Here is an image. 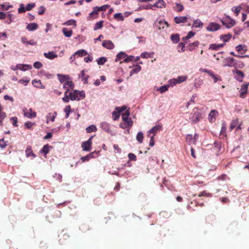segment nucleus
<instances>
[{
  "mask_svg": "<svg viewBox=\"0 0 249 249\" xmlns=\"http://www.w3.org/2000/svg\"><path fill=\"white\" fill-rule=\"evenodd\" d=\"M202 118V113L199 111L197 107H195L193 110L192 115L190 118L191 122L193 124L198 122Z\"/></svg>",
  "mask_w": 249,
  "mask_h": 249,
  "instance_id": "obj_1",
  "label": "nucleus"
},
{
  "mask_svg": "<svg viewBox=\"0 0 249 249\" xmlns=\"http://www.w3.org/2000/svg\"><path fill=\"white\" fill-rule=\"evenodd\" d=\"M85 96V93L83 91H79L75 90L73 92L69 93V97L70 99L72 101H79L81 98H84Z\"/></svg>",
  "mask_w": 249,
  "mask_h": 249,
  "instance_id": "obj_2",
  "label": "nucleus"
},
{
  "mask_svg": "<svg viewBox=\"0 0 249 249\" xmlns=\"http://www.w3.org/2000/svg\"><path fill=\"white\" fill-rule=\"evenodd\" d=\"M187 79V76H179L177 78H173L169 80L168 82L171 87H173L178 84H180L185 81Z\"/></svg>",
  "mask_w": 249,
  "mask_h": 249,
  "instance_id": "obj_3",
  "label": "nucleus"
},
{
  "mask_svg": "<svg viewBox=\"0 0 249 249\" xmlns=\"http://www.w3.org/2000/svg\"><path fill=\"white\" fill-rule=\"evenodd\" d=\"M22 111L24 116L29 119L34 118L36 116V113L32 108L27 109L26 107H24L22 109Z\"/></svg>",
  "mask_w": 249,
  "mask_h": 249,
  "instance_id": "obj_4",
  "label": "nucleus"
},
{
  "mask_svg": "<svg viewBox=\"0 0 249 249\" xmlns=\"http://www.w3.org/2000/svg\"><path fill=\"white\" fill-rule=\"evenodd\" d=\"M93 136H91L88 141L84 142L82 144L83 150L86 151H89L91 148L92 139Z\"/></svg>",
  "mask_w": 249,
  "mask_h": 249,
  "instance_id": "obj_5",
  "label": "nucleus"
},
{
  "mask_svg": "<svg viewBox=\"0 0 249 249\" xmlns=\"http://www.w3.org/2000/svg\"><path fill=\"white\" fill-rule=\"evenodd\" d=\"M161 129L162 125L161 124H157L147 132V135H154V137H155L156 134L161 130Z\"/></svg>",
  "mask_w": 249,
  "mask_h": 249,
  "instance_id": "obj_6",
  "label": "nucleus"
},
{
  "mask_svg": "<svg viewBox=\"0 0 249 249\" xmlns=\"http://www.w3.org/2000/svg\"><path fill=\"white\" fill-rule=\"evenodd\" d=\"M100 127L106 132L113 135V131L111 128V126L108 123L104 122L100 124Z\"/></svg>",
  "mask_w": 249,
  "mask_h": 249,
  "instance_id": "obj_7",
  "label": "nucleus"
},
{
  "mask_svg": "<svg viewBox=\"0 0 249 249\" xmlns=\"http://www.w3.org/2000/svg\"><path fill=\"white\" fill-rule=\"evenodd\" d=\"M220 25L215 22H210L206 28L209 32L216 31L220 29Z\"/></svg>",
  "mask_w": 249,
  "mask_h": 249,
  "instance_id": "obj_8",
  "label": "nucleus"
},
{
  "mask_svg": "<svg viewBox=\"0 0 249 249\" xmlns=\"http://www.w3.org/2000/svg\"><path fill=\"white\" fill-rule=\"evenodd\" d=\"M232 72L234 74L235 77L237 80L239 82H242L243 81L244 74L241 71L239 70H234L232 71Z\"/></svg>",
  "mask_w": 249,
  "mask_h": 249,
  "instance_id": "obj_9",
  "label": "nucleus"
},
{
  "mask_svg": "<svg viewBox=\"0 0 249 249\" xmlns=\"http://www.w3.org/2000/svg\"><path fill=\"white\" fill-rule=\"evenodd\" d=\"M249 86L248 84H243L241 86V89L240 90V97L241 98H245L244 95L246 94L247 92L248 87Z\"/></svg>",
  "mask_w": 249,
  "mask_h": 249,
  "instance_id": "obj_10",
  "label": "nucleus"
},
{
  "mask_svg": "<svg viewBox=\"0 0 249 249\" xmlns=\"http://www.w3.org/2000/svg\"><path fill=\"white\" fill-rule=\"evenodd\" d=\"M63 88L66 89L67 92L70 89H72L74 88V84L71 81H66L63 84Z\"/></svg>",
  "mask_w": 249,
  "mask_h": 249,
  "instance_id": "obj_11",
  "label": "nucleus"
},
{
  "mask_svg": "<svg viewBox=\"0 0 249 249\" xmlns=\"http://www.w3.org/2000/svg\"><path fill=\"white\" fill-rule=\"evenodd\" d=\"M102 46L107 49H112L114 48V45L110 40H104Z\"/></svg>",
  "mask_w": 249,
  "mask_h": 249,
  "instance_id": "obj_12",
  "label": "nucleus"
},
{
  "mask_svg": "<svg viewBox=\"0 0 249 249\" xmlns=\"http://www.w3.org/2000/svg\"><path fill=\"white\" fill-rule=\"evenodd\" d=\"M43 55L46 58L50 60H53V59L57 58L58 56L57 54H55L53 51L49 52L48 53H44Z\"/></svg>",
  "mask_w": 249,
  "mask_h": 249,
  "instance_id": "obj_13",
  "label": "nucleus"
},
{
  "mask_svg": "<svg viewBox=\"0 0 249 249\" xmlns=\"http://www.w3.org/2000/svg\"><path fill=\"white\" fill-rule=\"evenodd\" d=\"M218 114V112L216 110H212L208 115V120L210 122H213L215 120L216 116Z\"/></svg>",
  "mask_w": 249,
  "mask_h": 249,
  "instance_id": "obj_14",
  "label": "nucleus"
},
{
  "mask_svg": "<svg viewBox=\"0 0 249 249\" xmlns=\"http://www.w3.org/2000/svg\"><path fill=\"white\" fill-rule=\"evenodd\" d=\"M99 11H98L96 7H95L93 11L91 12L89 16L87 17V19L89 20H92V19L96 18L97 17Z\"/></svg>",
  "mask_w": 249,
  "mask_h": 249,
  "instance_id": "obj_15",
  "label": "nucleus"
},
{
  "mask_svg": "<svg viewBox=\"0 0 249 249\" xmlns=\"http://www.w3.org/2000/svg\"><path fill=\"white\" fill-rule=\"evenodd\" d=\"M38 24L35 22H32L28 24L26 26V29L29 31H34L37 29Z\"/></svg>",
  "mask_w": 249,
  "mask_h": 249,
  "instance_id": "obj_16",
  "label": "nucleus"
},
{
  "mask_svg": "<svg viewBox=\"0 0 249 249\" xmlns=\"http://www.w3.org/2000/svg\"><path fill=\"white\" fill-rule=\"evenodd\" d=\"M174 19L176 23L179 24L186 22L188 19V18L186 16L176 17Z\"/></svg>",
  "mask_w": 249,
  "mask_h": 249,
  "instance_id": "obj_17",
  "label": "nucleus"
},
{
  "mask_svg": "<svg viewBox=\"0 0 249 249\" xmlns=\"http://www.w3.org/2000/svg\"><path fill=\"white\" fill-rule=\"evenodd\" d=\"M153 8L156 7L159 8H162L165 6V3L163 0H158L154 4L152 5Z\"/></svg>",
  "mask_w": 249,
  "mask_h": 249,
  "instance_id": "obj_18",
  "label": "nucleus"
},
{
  "mask_svg": "<svg viewBox=\"0 0 249 249\" xmlns=\"http://www.w3.org/2000/svg\"><path fill=\"white\" fill-rule=\"evenodd\" d=\"M228 63L224 65V67H232L235 66V59L233 57H228L226 59Z\"/></svg>",
  "mask_w": 249,
  "mask_h": 249,
  "instance_id": "obj_19",
  "label": "nucleus"
},
{
  "mask_svg": "<svg viewBox=\"0 0 249 249\" xmlns=\"http://www.w3.org/2000/svg\"><path fill=\"white\" fill-rule=\"evenodd\" d=\"M57 112L56 111L53 112V113H49L46 116L47 123H49V121L48 119H50L52 122H54L56 116H57Z\"/></svg>",
  "mask_w": 249,
  "mask_h": 249,
  "instance_id": "obj_20",
  "label": "nucleus"
},
{
  "mask_svg": "<svg viewBox=\"0 0 249 249\" xmlns=\"http://www.w3.org/2000/svg\"><path fill=\"white\" fill-rule=\"evenodd\" d=\"M58 78L60 83H65L66 80L69 78V76L68 75H63L61 74H57Z\"/></svg>",
  "mask_w": 249,
  "mask_h": 249,
  "instance_id": "obj_21",
  "label": "nucleus"
},
{
  "mask_svg": "<svg viewBox=\"0 0 249 249\" xmlns=\"http://www.w3.org/2000/svg\"><path fill=\"white\" fill-rule=\"evenodd\" d=\"M18 65H20L19 66L18 69L22 71H25L32 69V66L30 65L18 64Z\"/></svg>",
  "mask_w": 249,
  "mask_h": 249,
  "instance_id": "obj_22",
  "label": "nucleus"
},
{
  "mask_svg": "<svg viewBox=\"0 0 249 249\" xmlns=\"http://www.w3.org/2000/svg\"><path fill=\"white\" fill-rule=\"evenodd\" d=\"M25 153H26V156L27 157H29L30 156H33V157L35 158L36 157V155L33 153V152L32 151V147L31 146H27V147L25 150Z\"/></svg>",
  "mask_w": 249,
  "mask_h": 249,
  "instance_id": "obj_23",
  "label": "nucleus"
},
{
  "mask_svg": "<svg viewBox=\"0 0 249 249\" xmlns=\"http://www.w3.org/2000/svg\"><path fill=\"white\" fill-rule=\"evenodd\" d=\"M203 23L199 19L195 20L193 24L192 27L194 28H202Z\"/></svg>",
  "mask_w": 249,
  "mask_h": 249,
  "instance_id": "obj_24",
  "label": "nucleus"
},
{
  "mask_svg": "<svg viewBox=\"0 0 249 249\" xmlns=\"http://www.w3.org/2000/svg\"><path fill=\"white\" fill-rule=\"evenodd\" d=\"M87 52L86 50L82 49L76 51L74 53V55L78 56L79 57H82L84 55H87Z\"/></svg>",
  "mask_w": 249,
  "mask_h": 249,
  "instance_id": "obj_25",
  "label": "nucleus"
},
{
  "mask_svg": "<svg viewBox=\"0 0 249 249\" xmlns=\"http://www.w3.org/2000/svg\"><path fill=\"white\" fill-rule=\"evenodd\" d=\"M52 148V146H50L49 144H46L44 145L42 149L40 150V152L46 155L49 152L50 149Z\"/></svg>",
  "mask_w": 249,
  "mask_h": 249,
  "instance_id": "obj_26",
  "label": "nucleus"
},
{
  "mask_svg": "<svg viewBox=\"0 0 249 249\" xmlns=\"http://www.w3.org/2000/svg\"><path fill=\"white\" fill-rule=\"evenodd\" d=\"M236 49L237 51L241 54H244L247 51V50L244 49V47L242 45H239L237 46L236 47Z\"/></svg>",
  "mask_w": 249,
  "mask_h": 249,
  "instance_id": "obj_27",
  "label": "nucleus"
},
{
  "mask_svg": "<svg viewBox=\"0 0 249 249\" xmlns=\"http://www.w3.org/2000/svg\"><path fill=\"white\" fill-rule=\"evenodd\" d=\"M227 18H229L230 20L228 22H227L226 27L227 28H231L235 25V22L233 19L230 18L229 16H227Z\"/></svg>",
  "mask_w": 249,
  "mask_h": 249,
  "instance_id": "obj_28",
  "label": "nucleus"
},
{
  "mask_svg": "<svg viewBox=\"0 0 249 249\" xmlns=\"http://www.w3.org/2000/svg\"><path fill=\"white\" fill-rule=\"evenodd\" d=\"M224 45V44H211L210 46V49H212L213 50H218L220 48L223 47Z\"/></svg>",
  "mask_w": 249,
  "mask_h": 249,
  "instance_id": "obj_29",
  "label": "nucleus"
},
{
  "mask_svg": "<svg viewBox=\"0 0 249 249\" xmlns=\"http://www.w3.org/2000/svg\"><path fill=\"white\" fill-rule=\"evenodd\" d=\"M171 39L174 43H177L179 41V36L178 34L172 35L171 36Z\"/></svg>",
  "mask_w": 249,
  "mask_h": 249,
  "instance_id": "obj_30",
  "label": "nucleus"
},
{
  "mask_svg": "<svg viewBox=\"0 0 249 249\" xmlns=\"http://www.w3.org/2000/svg\"><path fill=\"white\" fill-rule=\"evenodd\" d=\"M169 86H170L169 84L168 85H164L158 88L157 90L159 91L161 93H162L168 90Z\"/></svg>",
  "mask_w": 249,
  "mask_h": 249,
  "instance_id": "obj_31",
  "label": "nucleus"
},
{
  "mask_svg": "<svg viewBox=\"0 0 249 249\" xmlns=\"http://www.w3.org/2000/svg\"><path fill=\"white\" fill-rule=\"evenodd\" d=\"M97 130L96 126L94 124H91L90 126H88L86 128V131L87 133H91V132H95Z\"/></svg>",
  "mask_w": 249,
  "mask_h": 249,
  "instance_id": "obj_32",
  "label": "nucleus"
},
{
  "mask_svg": "<svg viewBox=\"0 0 249 249\" xmlns=\"http://www.w3.org/2000/svg\"><path fill=\"white\" fill-rule=\"evenodd\" d=\"M136 139L138 142L142 143L143 142V134L142 132H139L136 136Z\"/></svg>",
  "mask_w": 249,
  "mask_h": 249,
  "instance_id": "obj_33",
  "label": "nucleus"
},
{
  "mask_svg": "<svg viewBox=\"0 0 249 249\" xmlns=\"http://www.w3.org/2000/svg\"><path fill=\"white\" fill-rule=\"evenodd\" d=\"M126 56V54L125 53L121 52L117 55L115 61H118L122 58H124Z\"/></svg>",
  "mask_w": 249,
  "mask_h": 249,
  "instance_id": "obj_34",
  "label": "nucleus"
},
{
  "mask_svg": "<svg viewBox=\"0 0 249 249\" xmlns=\"http://www.w3.org/2000/svg\"><path fill=\"white\" fill-rule=\"evenodd\" d=\"M63 33L66 37H69L72 35V32L71 30L68 31L66 28H63L62 30Z\"/></svg>",
  "mask_w": 249,
  "mask_h": 249,
  "instance_id": "obj_35",
  "label": "nucleus"
},
{
  "mask_svg": "<svg viewBox=\"0 0 249 249\" xmlns=\"http://www.w3.org/2000/svg\"><path fill=\"white\" fill-rule=\"evenodd\" d=\"M114 18L118 21H123L124 18L123 14L121 13H118L114 15Z\"/></svg>",
  "mask_w": 249,
  "mask_h": 249,
  "instance_id": "obj_36",
  "label": "nucleus"
},
{
  "mask_svg": "<svg viewBox=\"0 0 249 249\" xmlns=\"http://www.w3.org/2000/svg\"><path fill=\"white\" fill-rule=\"evenodd\" d=\"M71 111V107L70 106H67L64 109V111L66 113L65 118H68L69 117L70 113Z\"/></svg>",
  "mask_w": 249,
  "mask_h": 249,
  "instance_id": "obj_37",
  "label": "nucleus"
},
{
  "mask_svg": "<svg viewBox=\"0 0 249 249\" xmlns=\"http://www.w3.org/2000/svg\"><path fill=\"white\" fill-rule=\"evenodd\" d=\"M226 124L225 123H223L222 124L221 129L220 131V135L223 136H226Z\"/></svg>",
  "mask_w": 249,
  "mask_h": 249,
  "instance_id": "obj_38",
  "label": "nucleus"
},
{
  "mask_svg": "<svg viewBox=\"0 0 249 249\" xmlns=\"http://www.w3.org/2000/svg\"><path fill=\"white\" fill-rule=\"evenodd\" d=\"M153 9V10H155L154 8H153V6L152 4H147V5H141L139 8H138V10H142V9Z\"/></svg>",
  "mask_w": 249,
  "mask_h": 249,
  "instance_id": "obj_39",
  "label": "nucleus"
},
{
  "mask_svg": "<svg viewBox=\"0 0 249 249\" xmlns=\"http://www.w3.org/2000/svg\"><path fill=\"white\" fill-rule=\"evenodd\" d=\"M64 24L67 26L72 25L75 27L76 26V21L74 19H70L67 21Z\"/></svg>",
  "mask_w": 249,
  "mask_h": 249,
  "instance_id": "obj_40",
  "label": "nucleus"
},
{
  "mask_svg": "<svg viewBox=\"0 0 249 249\" xmlns=\"http://www.w3.org/2000/svg\"><path fill=\"white\" fill-rule=\"evenodd\" d=\"M107 61V59L105 57H101L97 59V62L99 65H103Z\"/></svg>",
  "mask_w": 249,
  "mask_h": 249,
  "instance_id": "obj_41",
  "label": "nucleus"
},
{
  "mask_svg": "<svg viewBox=\"0 0 249 249\" xmlns=\"http://www.w3.org/2000/svg\"><path fill=\"white\" fill-rule=\"evenodd\" d=\"M93 153H91L89 155H87L84 157H82L81 158V160L83 162H85L86 161H88L90 158H92L93 157Z\"/></svg>",
  "mask_w": 249,
  "mask_h": 249,
  "instance_id": "obj_42",
  "label": "nucleus"
},
{
  "mask_svg": "<svg viewBox=\"0 0 249 249\" xmlns=\"http://www.w3.org/2000/svg\"><path fill=\"white\" fill-rule=\"evenodd\" d=\"M103 21H100L99 22H97L95 25V26L94 27V30L96 31L98 29H101L103 27Z\"/></svg>",
  "mask_w": 249,
  "mask_h": 249,
  "instance_id": "obj_43",
  "label": "nucleus"
},
{
  "mask_svg": "<svg viewBox=\"0 0 249 249\" xmlns=\"http://www.w3.org/2000/svg\"><path fill=\"white\" fill-rule=\"evenodd\" d=\"M241 9L242 8L241 6L233 7L231 10L236 13V16H237L241 11Z\"/></svg>",
  "mask_w": 249,
  "mask_h": 249,
  "instance_id": "obj_44",
  "label": "nucleus"
},
{
  "mask_svg": "<svg viewBox=\"0 0 249 249\" xmlns=\"http://www.w3.org/2000/svg\"><path fill=\"white\" fill-rule=\"evenodd\" d=\"M130 113L129 110H127L124 113L122 114V119L124 121H125L128 120Z\"/></svg>",
  "mask_w": 249,
  "mask_h": 249,
  "instance_id": "obj_45",
  "label": "nucleus"
},
{
  "mask_svg": "<svg viewBox=\"0 0 249 249\" xmlns=\"http://www.w3.org/2000/svg\"><path fill=\"white\" fill-rule=\"evenodd\" d=\"M8 19L6 21V23L9 24H10L12 21H14V19L15 18V17L13 14L8 13Z\"/></svg>",
  "mask_w": 249,
  "mask_h": 249,
  "instance_id": "obj_46",
  "label": "nucleus"
},
{
  "mask_svg": "<svg viewBox=\"0 0 249 249\" xmlns=\"http://www.w3.org/2000/svg\"><path fill=\"white\" fill-rule=\"evenodd\" d=\"M186 142L189 144H191L192 143H193V138L192 135L191 134H188L186 136Z\"/></svg>",
  "mask_w": 249,
  "mask_h": 249,
  "instance_id": "obj_47",
  "label": "nucleus"
},
{
  "mask_svg": "<svg viewBox=\"0 0 249 249\" xmlns=\"http://www.w3.org/2000/svg\"><path fill=\"white\" fill-rule=\"evenodd\" d=\"M112 116H113V119L114 120H117L119 119L120 117V113L119 111H114L112 113Z\"/></svg>",
  "mask_w": 249,
  "mask_h": 249,
  "instance_id": "obj_48",
  "label": "nucleus"
},
{
  "mask_svg": "<svg viewBox=\"0 0 249 249\" xmlns=\"http://www.w3.org/2000/svg\"><path fill=\"white\" fill-rule=\"evenodd\" d=\"M13 6L12 5H6L5 4H2L0 5V9L3 10H8L9 8L12 7Z\"/></svg>",
  "mask_w": 249,
  "mask_h": 249,
  "instance_id": "obj_49",
  "label": "nucleus"
},
{
  "mask_svg": "<svg viewBox=\"0 0 249 249\" xmlns=\"http://www.w3.org/2000/svg\"><path fill=\"white\" fill-rule=\"evenodd\" d=\"M231 37V35H223L220 36V39L223 40L225 42L228 41Z\"/></svg>",
  "mask_w": 249,
  "mask_h": 249,
  "instance_id": "obj_50",
  "label": "nucleus"
},
{
  "mask_svg": "<svg viewBox=\"0 0 249 249\" xmlns=\"http://www.w3.org/2000/svg\"><path fill=\"white\" fill-rule=\"evenodd\" d=\"M195 35V33L192 31H190L188 33V35L182 38L183 40L189 39L193 37Z\"/></svg>",
  "mask_w": 249,
  "mask_h": 249,
  "instance_id": "obj_51",
  "label": "nucleus"
},
{
  "mask_svg": "<svg viewBox=\"0 0 249 249\" xmlns=\"http://www.w3.org/2000/svg\"><path fill=\"white\" fill-rule=\"evenodd\" d=\"M67 93H68L67 91H66L65 92L64 97L62 98L63 101L65 103L69 102L70 101V99L69 95L68 96Z\"/></svg>",
  "mask_w": 249,
  "mask_h": 249,
  "instance_id": "obj_52",
  "label": "nucleus"
},
{
  "mask_svg": "<svg viewBox=\"0 0 249 249\" xmlns=\"http://www.w3.org/2000/svg\"><path fill=\"white\" fill-rule=\"evenodd\" d=\"M147 137L150 138V142H149V146H153L155 144L154 139V135H147Z\"/></svg>",
  "mask_w": 249,
  "mask_h": 249,
  "instance_id": "obj_53",
  "label": "nucleus"
},
{
  "mask_svg": "<svg viewBox=\"0 0 249 249\" xmlns=\"http://www.w3.org/2000/svg\"><path fill=\"white\" fill-rule=\"evenodd\" d=\"M128 157L130 160L136 161L137 160L136 156L133 153H129Z\"/></svg>",
  "mask_w": 249,
  "mask_h": 249,
  "instance_id": "obj_54",
  "label": "nucleus"
},
{
  "mask_svg": "<svg viewBox=\"0 0 249 249\" xmlns=\"http://www.w3.org/2000/svg\"><path fill=\"white\" fill-rule=\"evenodd\" d=\"M26 10V8L24 7L23 4H20V7L18 9V13H24L25 12Z\"/></svg>",
  "mask_w": 249,
  "mask_h": 249,
  "instance_id": "obj_55",
  "label": "nucleus"
},
{
  "mask_svg": "<svg viewBox=\"0 0 249 249\" xmlns=\"http://www.w3.org/2000/svg\"><path fill=\"white\" fill-rule=\"evenodd\" d=\"M32 83L35 87L39 88L41 85V82L40 80H34Z\"/></svg>",
  "mask_w": 249,
  "mask_h": 249,
  "instance_id": "obj_56",
  "label": "nucleus"
},
{
  "mask_svg": "<svg viewBox=\"0 0 249 249\" xmlns=\"http://www.w3.org/2000/svg\"><path fill=\"white\" fill-rule=\"evenodd\" d=\"M35 6V3H28L26 7V9L27 11H30Z\"/></svg>",
  "mask_w": 249,
  "mask_h": 249,
  "instance_id": "obj_57",
  "label": "nucleus"
},
{
  "mask_svg": "<svg viewBox=\"0 0 249 249\" xmlns=\"http://www.w3.org/2000/svg\"><path fill=\"white\" fill-rule=\"evenodd\" d=\"M34 124H35V123H32L30 121H28L24 124L25 127L28 129L31 128Z\"/></svg>",
  "mask_w": 249,
  "mask_h": 249,
  "instance_id": "obj_58",
  "label": "nucleus"
},
{
  "mask_svg": "<svg viewBox=\"0 0 249 249\" xmlns=\"http://www.w3.org/2000/svg\"><path fill=\"white\" fill-rule=\"evenodd\" d=\"M150 56V53L147 52L142 53L141 54V57L143 58H147Z\"/></svg>",
  "mask_w": 249,
  "mask_h": 249,
  "instance_id": "obj_59",
  "label": "nucleus"
},
{
  "mask_svg": "<svg viewBox=\"0 0 249 249\" xmlns=\"http://www.w3.org/2000/svg\"><path fill=\"white\" fill-rule=\"evenodd\" d=\"M108 7V5H105L101 7H96L98 11H105Z\"/></svg>",
  "mask_w": 249,
  "mask_h": 249,
  "instance_id": "obj_60",
  "label": "nucleus"
},
{
  "mask_svg": "<svg viewBox=\"0 0 249 249\" xmlns=\"http://www.w3.org/2000/svg\"><path fill=\"white\" fill-rule=\"evenodd\" d=\"M199 71L202 72H204L207 73L210 76L211 75H213V72H212V71L208 70L207 69L201 68L199 69Z\"/></svg>",
  "mask_w": 249,
  "mask_h": 249,
  "instance_id": "obj_61",
  "label": "nucleus"
},
{
  "mask_svg": "<svg viewBox=\"0 0 249 249\" xmlns=\"http://www.w3.org/2000/svg\"><path fill=\"white\" fill-rule=\"evenodd\" d=\"M42 66V64L38 61H36L34 63V67L36 69H39Z\"/></svg>",
  "mask_w": 249,
  "mask_h": 249,
  "instance_id": "obj_62",
  "label": "nucleus"
},
{
  "mask_svg": "<svg viewBox=\"0 0 249 249\" xmlns=\"http://www.w3.org/2000/svg\"><path fill=\"white\" fill-rule=\"evenodd\" d=\"M126 109V107L125 106H123L121 107H116V110L119 111V113L125 110Z\"/></svg>",
  "mask_w": 249,
  "mask_h": 249,
  "instance_id": "obj_63",
  "label": "nucleus"
},
{
  "mask_svg": "<svg viewBox=\"0 0 249 249\" xmlns=\"http://www.w3.org/2000/svg\"><path fill=\"white\" fill-rule=\"evenodd\" d=\"M141 70V67L139 65H137L136 67L132 70L133 72L137 73L139 72Z\"/></svg>",
  "mask_w": 249,
  "mask_h": 249,
  "instance_id": "obj_64",
  "label": "nucleus"
}]
</instances>
